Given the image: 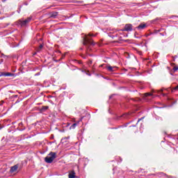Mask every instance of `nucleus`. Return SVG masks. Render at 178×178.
Returning a JSON list of instances; mask_svg holds the SVG:
<instances>
[{
    "label": "nucleus",
    "mask_w": 178,
    "mask_h": 178,
    "mask_svg": "<svg viewBox=\"0 0 178 178\" xmlns=\"http://www.w3.org/2000/svg\"><path fill=\"white\" fill-rule=\"evenodd\" d=\"M88 37H94V34L89 33L88 35H85V37L83 38V45H95L94 41Z\"/></svg>",
    "instance_id": "nucleus-1"
},
{
    "label": "nucleus",
    "mask_w": 178,
    "mask_h": 178,
    "mask_svg": "<svg viewBox=\"0 0 178 178\" xmlns=\"http://www.w3.org/2000/svg\"><path fill=\"white\" fill-rule=\"evenodd\" d=\"M55 158H56V153L51 152L47 156L45 157L44 161L47 163H52Z\"/></svg>",
    "instance_id": "nucleus-2"
},
{
    "label": "nucleus",
    "mask_w": 178,
    "mask_h": 178,
    "mask_svg": "<svg viewBox=\"0 0 178 178\" xmlns=\"http://www.w3.org/2000/svg\"><path fill=\"white\" fill-rule=\"evenodd\" d=\"M30 22H31V17H29L26 19L24 20H19L18 21V24L22 26V27L26 26V24H27L28 23H30Z\"/></svg>",
    "instance_id": "nucleus-3"
},
{
    "label": "nucleus",
    "mask_w": 178,
    "mask_h": 178,
    "mask_svg": "<svg viewBox=\"0 0 178 178\" xmlns=\"http://www.w3.org/2000/svg\"><path fill=\"white\" fill-rule=\"evenodd\" d=\"M133 31V25L131 24H127L124 26L123 31Z\"/></svg>",
    "instance_id": "nucleus-4"
},
{
    "label": "nucleus",
    "mask_w": 178,
    "mask_h": 178,
    "mask_svg": "<svg viewBox=\"0 0 178 178\" xmlns=\"http://www.w3.org/2000/svg\"><path fill=\"white\" fill-rule=\"evenodd\" d=\"M17 169H19V164H17V165L11 167L10 172L11 173H16V172H17Z\"/></svg>",
    "instance_id": "nucleus-5"
},
{
    "label": "nucleus",
    "mask_w": 178,
    "mask_h": 178,
    "mask_svg": "<svg viewBox=\"0 0 178 178\" xmlns=\"http://www.w3.org/2000/svg\"><path fill=\"white\" fill-rule=\"evenodd\" d=\"M106 69H107V70H108V72H115L116 69H118V67H116V66L112 67V66L109 65V66L106 67Z\"/></svg>",
    "instance_id": "nucleus-6"
},
{
    "label": "nucleus",
    "mask_w": 178,
    "mask_h": 178,
    "mask_svg": "<svg viewBox=\"0 0 178 178\" xmlns=\"http://www.w3.org/2000/svg\"><path fill=\"white\" fill-rule=\"evenodd\" d=\"M147 27V24H140L138 26L136 27L138 30H144V29Z\"/></svg>",
    "instance_id": "nucleus-7"
},
{
    "label": "nucleus",
    "mask_w": 178,
    "mask_h": 178,
    "mask_svg": "<svg viewBox=\"0 0 178 178\" xmlns=\"http://www.w3.org/2000/svg\"><path fill=\"white\" fill-rule=\"evenodd\" d=\"M2 76L12 77L13 76H15V74L10 73V72H7V73H3V74H2Z\"/></svg>",
    "instance_id": "nucleus-8"
},
{
    "label": "nucleus",
    "mask_w": 178,
    "mask_h": 178,
    "mask_svg": "<svg viewBox=\"0 0 178 178\" xmlns=\"http://www.w3.org/2000/svg\"><path fill=\"white\" fill-rule=\"evenodd\" d=\"M76 175V174L74 173V171L71 172L69 174V178H74V177H75V175Z\"/></svg>",
    "instance_id": "nucleus-9"
},
{
    "label": "nucleus",
    "mask_w": 178,
    "mask_h": 178,
    "mask_svg": "<svg viewBox=\"0 0 178 178\" xmlns=\"http://www.w3.org/2000/svg\"><path fill=\"white\" fill-rule=\"evenodd\" d=\"M56 16H58V13H51V17H53L54 19H55V17H56Z\"/></svg>",
    "instance_id": "nucleus-10"
},
{
    "label": "nucleus",
    "mask_w": 178,
    "mask_h": 178,
    "mask_svg": "<svg viewBox=\"0 0 178 178\" xmlns=\"http://www.w3.org/2000/svg\"><path fill=\"white\" fill-rule=\"evenodd\" d=\"M77 126V124L74 123L70 127V129H76V127Z\"/></svg>",
    "instance_id": "nucleus-11"
},
{
    "label": "nucleus",
    "mask_w": 178,
    "mask_h": 178,
    "mask_svg": "<svg viewBox=\"0 0 178 178\" xmlns=\"http://www.w3.org/2000/svg\"><path fill=\"white\" fill-rule=\"evenodd\" d=\"M47 109H48V106H45L42 107L41 111L42 112H44V111H47Z\"/></svg>",
    "instance_id": "nucleus-12"
},
{
    "label": "nucleus",
    "mask_w": 178,
    "mask_h": 178,
    "mask_svg": "<svg viewBox=\"0 0 178 178\" xmlns=\"http://www.w3.org/2000/svg\"><path fill=\"white\" fill-rule=\"evenodd\" d=\"M178 91V86H177L175 88H172V92H175V91Z\"/></svg>",
    "instance_id": "nucleus-13"
},
{
    "label": "nucleus",
    "mask_w": 178,
    "mask_h": 178,
    "mask_svg": "<svg viewBox=\"0 0 178 178\" xmlns=\"http://www.w3.org/2000/svg\"><path fill=\"white\" fill-rule=\"evenodd\" d=\"M42 44H40L39 47L38 48V52H40V49H42Z\"/></svg>",
    "instance_id": "nucleus-14"
},
{
    "label": "nucleus",
    "mask_w": 178,
    "mask_h": 178,
    "mask_svg": "<svg viewBox=\"0 0 178 178\" xmlns=\"http://www.w3.org/2000/svg\"><path fill=\"white\" fill-rule=\"evenodd\" d=\"M173 70H174V72H177V70H178V65L177 66H175L173 67Z\"/></svg>",
    "instance_id": "nucleus-15"
},
{
    "label": "nucleus",
    "mask_w": 178,
    "mask_h": 178,
    "mask_svg": "<svg viewBox=\"0 0 178 178\" xmlns=\"http://www.w3.org/2000/svg\"><path fill=\"white\" fill-rule=\"evenodd\" d=\"M145 97H149V96L152 95V94H151V93H145Z\"/></svg>",
    "instance_id": "nucleus-16"
},
{
    "label": "nucleus",
    "mask_w": 178,
    "mask_h": 178,
    "mask_svg": "<svg viewBox=\"0 0 178 178\" xmlns=\"http://www.w3.org/2000/svg\"><path fill=\"white\" fill-rule=\"evenodd\" d=\"M3 101H1V102H0V105H3Z\"/></svg>",
    "instance_id": "nucleus-17"
},
{
    "label": "nucleus",
    "mask_w": 178,
    "mask_h": 178,
    "mask_svg": "<svg viewBox=\"0 0 178 178\" xmlns=\"http://www.w3.org/2000/svg\"><path fill=\"white\" fill-rule=\"evenodd\" d=\"M3 62V59H1L0 63H2Z\"/></svg>",
    "instance_id": "nucleus-18"
},
{
    "label": "nucleus",
    "mask_w": 178,
    "mask_h": 178,
    "mask_svg": "<svg viewBox=\"0 0 178 178\" xmlns=\"http://www.w3.org/2000/svg\"><path fill=\"white\" fill-rule=\"evenodd\" d=\"M87 74H88V76H90V74L87 73Z\"/></svg>",
    "instance_id": "nucleus-19"
}]
</instances>
